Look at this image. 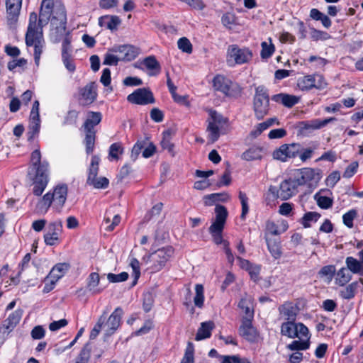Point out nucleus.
<instances>
[{"instance_id": "0e129e2a", "label": "nucleus", "mask_w": 363, "mask_h": 363, "mask_svg": "<svg viewBox=\"0 0 363 363\" xmlns=\"http://www.w3.org/2000/svg\"><path fill=\"white\" fill-rule=\"evenodd\" d=\"M340 179V173L338 171H334L326 178L325 183L328 186L334 187Z\"/></svg>"}, {"instance_id": "c9c22d12", "label": "nucleus", "mask_w": 363, "mask_h": 363, "mask_svg": "<svg viewBox=\"0 0 363 363\" xmlns=\"http://www.w3.org/2000/svg\"><path fill=\"white\" fill-rule=\"evenodd\" d=\"M101 118L102 116L100 112H89L88 117L84 123V130H94V126L101 122Z\"/></svg>"}, {"instance_id": "f257e3e1", "label": "nucleus", "mask_w": 363, "mask_h": 363, "mask_svg": "<svg viewBox=\"0 0 363 363\" xmlns=\"http://www.w3.org/2000/svg\"><path fill=\"white\" fill-rule=\"evenodd\" d=\"M28 177L33 182V194L37 196H40L48 183V163L41 161V154L39 150H34L31 154Z\"/></svg>"}, {"instance_id": "c85d7f7f", "label": "nucleus", "mask_w": 363, "mask_h": 363, "mask_svg": "<svg viewBox=\"0 0 363 363\" xmlns=\"http://www.w3.org/2000/svg\"><path fill=\"white\" fill-rule=\"evenodd\" d=\"M69 267V264L66 262L55 264L46 277V281L49 279H55V281H58L66 274Z\"/></svg>"}, {"instance_id": "603ef678", "label": "nucleus", "mask_w": 363, "mask_h": 363, "mask_svg": "<svg viewBox=\"0 0 363 363\" xmlns=\"http://www.w3.org/2000/svg\"><path fill=\"white\" fill-rule=\"evenodd\" d=\"M123 152L122 145L119 143H113L109 148V157L113 160H118L119 156Z\"/></svg>"}, {"instance_id": "69168bd1", "label": "nucleus", "mask_w": 363, "mask_h": 363, "mask_svg": "<svg viewBox=\"0 0 363 363\" xmlns=\"http://www.w3.org/2000/svg\"><path fill=\"white\" fill-rule=\"evenodd\" d=\"M180 363H194V347L191 343H189Z\"/></svg>"}, {"instance_id": "09e8293b", "label": "nucleus", "mask_w": 363, "mask_h": 363, "mask_svg": "<svg viewBox=\"0 0 363 363\" xmlns=\"http://www.w3.org/2000/svg\"><path fill=\"white\" fill-rule=\"evenodd\" d=\"M335 272L336 269L334 265H326L320 269L318 274L320 277H325L328 281H330L335 275Z\"/></svg>"}, {"instance_id": "dca6fc26", "label": "nucleus", "mask_w": 363, "mask_h": 363, "mask_svg": "<svg viewBox=\"0 0 363 363\" xmlns=\"http://www.w3.org/2000/svg\"><path fill=\"white\" fill-rule=\"evenodd\" d=\"M127 99L130 103L140 105L153 104L155 102L152 93L145 88L138 89L134 92L129 94Z\"/></svg>"}, {"instance_id": "a211bd4d", "label": "nucleus", "mask_w": 363, "mask_h": 363, "mask_svg": "<svg viewBox=\"0 0 363 363\" xmlns=\"http://www.w3.org/2000/svg\"><path fill=\"white\" fill-rule=\"evenodd\" d=\"M22 6V0H6L7 23L13 26L18 21Z\"/></svg>"}, {"instance_id": "13d9d810", "label": "nucleus", "mask_w": 363, "mask_h": 363, "mask_svg": "<svg viewBox=\"0 0 363 363\" xmlns=\"http://www.w3.org/2000/svg\"><path fill=\"white\" fill-rule=\"evenodd\" d=\"M128 274L127 272H121L118 274H115L113 273H108L107 274V279L111 283H118L123 282L128 279Z\"/></svg>"}, {"instance_id": "c756f323", "label": "nucleus", "mask_w": 363, "mask_h": 363, "mask_svg": "<svg viewBox=\"0 0 363 363\" xmlns=\"http://www.w3.org/2000/svg\"><path fill=\"white\" fill-rule=\"evenodd\" d=\"M81 96L82 99L86 104H91L96 99V86L95 83L91 82L85 86L81 90Z\"/></svg>"}, {"instance_id": "8fccbe9b", "label": "nucleus", "mask_w": 363, "mask_h": 363, "mask_svg": "<svg viewBox=\"0 0 363 363\" xmlns=\"http://www.w3.org/2000/svg\"><path fill=\"white\" fill-rule=\"evenodd\" d=\"M269 41H271V40H269ZM261 46L262 50L260 55L262 59H267L270 57L275 50L274 45L272 43V42H269V43L267 42H262Z\"/></svg>"}, {"instance_id": "bb28decb", "label": "nucleus", "mask_w": 363, "mask_h": 363, "mask_svg": "<svg viewBox=\"0 0 363 363\" xmlns=\"http://www.w3.org/2000/svg\"><path fill=\"white\" fill-rule=\"evenodd\" d=\"M298 340H294L291 343L287 345V348L291 351L306 350L310 347L311 334L308 331L307 336L296 337Z\"/></svg>"}, {"instance_id": "2f4dec72", "label": "nucleus", "mask_w": 363, "mask_h": 363, "mask_svg": "<svg viewBox=\"0 0 363 363\" xmlns=\"http://www.w3.org/2000/svg\"><path fill=\"white\" fill-rule=\"evenodd\" d=\"M214 327L215 325L213 321L201 323V327L199 328L196 335L195 340L196 341H200L201 340L210 337L211 335V331Z\"/></svg>"}, {"instance_id": "aec40b11", "label": "nucleus", "mask_w": 363, "mask_h": 363, "mask_svg": "<svg viewBox=\"0 0 363 363\" xmlns=\"http://www.w3.org/2000/svg\"><path fill=\"white\" fill-rule=\"evenodd\" d=\"M123 315V311L120 307H117L110 315L104 325L106 335H111L120 327Z\"/></svg>"}, {"instance_id": "6e6552de", "label": "nucleus", "mask_w": 363, "mask_h": 363, "mask_svg": "<svg viewBox=\"0 0 363 363\" xmlns=\"http://www.w3.org/2000/svg\"><path fill=\"white\" fill-rule=\"evenodd\" d=\"M210 116L207 126L208 139L210 143H214L219 138L220 131L227 123V119L214 111H211Z\"/></svg>"}, {"instance_id": "58836bf2", "label": "nucleus", "mask_w": 363, "mask_h": 363, "mask_svg": "<svg viewBox=\"0 0 363 363\" xmlns=\"http://www.w3.org/2000/svg\"><path fill=\"white\" fill-rule=\"evenodd\" d=\"M262 149L259 147H252L242 154V159L246 161L260 160L262 158Z\"/></svg>"}, {"instance_id": "864d4df0", "label": "nucleus", "mask_w": 363, "mask_h": 363, "mask_svg": "<svg viewBox=\"0 0 363 363\" xmlns=\"http://www.w3.org/2000/svg\"><path fill=\"white\" fill-rule=\"evenodd\" d=\"M86 183L96 189H105L108 186L109 182L106 177H96L91 181H86Z\"/></svg>"}, {"instance_id": "473e14b6", "label": "nucleus", "mask_w": 363, "mask_h": 363, "mask_svg": "<svg viewBox=\"0 0 363 363\" xmlns=\"http://www.w3.org/2000/svg\"><path fill=\"white\" fill-rule=\"evenodd\" d=\"M21 318V312L15 311L4 321L3 328L8 333L12 331Z\"/></svg>"}, {"instance_id": "f03ea898", "label": "nucleus", "mask_w": 363, "mask_h": 363, "mask_svg": "<svg viewBox=\"0 0 363 363\" xmlns=\"http://www.w3.org/2000/svg\"><path fill=\"white\" fill-rule=\"evenodd\" d=\"M215 219L209 227L208 232L216 245H223L227 259L232 264L234 256L230 249L229 242L223 238V231L228 215V211L225 206L217 205L215 208Z\"/></svg>"}, {"instance_id": "9d476101", "label": "nucleus", "mask_w": 363, "mask_h": 363, "mask_svg": "<svg viewBox=\"0 0 363 363\" xmlns=\"http://www.w3.org/2000/svg\"><path fill=\"white\" fill-rule=\"evenodd\" d=\"M309 330L302 323L294 321H284L281 325V335L291 339L296 337L307 336Z\"/></svg>"}, {"instance_id": "72a5a7b5", "label": "nucleus", "mask_w": 363, "mask_h": 363, "mask_svg": "<svg viewBox=\"0 0 363 363\" xmlns=\"http://www.w3.org/2000/svg\"><path fill=\"white\" fill-rule=\"evenodd\" d=\"M265 239L267 245L268 250L274 259H279L281 256V250L280 241L275 238H269L267 235H265Z\"/></svg>"}, {"instance_id": "4d7b16f0", "label": "nucleus", "mask_w": 363, "mask_h": 363, "mask_svg": "<svg viewBox=\"0 0 363 363\" xmlns=\"http://www.w3.org/2000/svg\"><path fill=\"white\" fill-rule=\"evenodd\" d=\"M113 52L111 48L108 50L104 57V65L110 66L118 65L119 62L118 58H117Z\"/></svg>"}, {"instance_id": "412c9836", "label": "nucleus", "mask_w": 363, "mask_h": 363, "mask_svg": "<svg viewBox=\"0 0 363 363\" xmlns=\"http://www.w3.org/2000/svg\"><path fill=\"white\" fill-rule=\"evenodd\" d=\"M67 186L65 184L57 186L53 192L51 193V196H53V206L52 208L57 212H60L64 206L67 196Z\"/></svg>"}, {"instance_id": "49530a36", "label": "nucleus", "mask_w": 363, "mask_h": 363, "mask_svg": "<svg viewBox=\"0 0 363 363\" xmlns=\"http://www.w3.org/2000/svg\"><path fill=\"white\" fill-rule=\"evenodd\" d=\"M85 145L86 152L87 154H90L93 152L95 143V130H85Z\"/></svg>"}, {"instance_id": "774afa93", "label": "nucleus", "mask_w": 363, "mask_h": 363, "mask_svg": "<svg viewBox=\"0 0 363 363\" xmlns=\"http://www.w3.org/2000/svg\"><path fill=\"white\" fill-rule=\"evenodd\" d=\"M294 208V204L291 203H283L281 204L279 208V213L284 216H289Z\"/></svg>"}, {"instance_id": "37998d69", "label": "nucleus", "mask_w": 363, "mask_h": 363, "mask_svg": "<svg viewBox=\"0 0 363 363\" xmlns=\"http://www.w3.org/2000/svg\"><path fill=\"white\" fill-rule=\"evenodd\" d=\"M123 61H131L138 55V49L131 45H123Z\"/></svg>"}, {"instance_id": "a18cd8bd", "label": "nucleus", "mask_w": 363, "mask_h": 363, "mask_svg": "<svg viewBox=\"0 0 363 363\" xmlns=\"http://www.w3.org/2000/svg\"><path fill=\"white\" fill-rule=\"evenodd\" d=\"M323 191H320L317 193L314 198L316 200L317 204L319 207L323 209H328L332 206L333 199L328 196L322 195Z\"/></svg>"}, {"instance_id": "5701e85b", "label": "nucleus", "mask_w": 363, "mask_h": 363, "mask_svg": "<svg viewBox=\"0 0 363 363\" xmlns=\"http://www.w3.org/2000/svg\"><path fill=\"white\" fill-rule=\"evenodd\" d=\"M288 228V223L285 220L280 219L277 222L268 220L266 223V235H278L286 231Z\"/></svg>"}, {"instance_id": "de8ad7c7", "label": "nucleus", "mask_w": 363, "mask_h": 363, "mask_svg": "<svg viewBox=\"0 0 363 363\" xmlns=\"http://www.w3.org/2000/svg\"><path fill=\"white\" fill-rule=\"evenodd\" d=\"M320 217L317 212H308L301 218V224L304 228H309L312 222H316Z\"/></svg>"}, {"instance_id": "6ab92c4d", "label": "nucleus", "mask_w": 363, "mask_h": 363, "mask_svg": "<svg viewBox=\"0 0 363 363\" xmlns=\"http://www.w3.org/2000/svg\"><path fill=\"white\" fill-rule=\"evenodd\" d=\"M279 319L284 321H294L298 314V306L292 302H285L278 308Z\"/></svg>"}, {"instance_id": "393cba45", "label": "nucleus", "mask_w": 363, "mask_h": 363, "mask_svg": "<svg viewBox=\"0 0 363 363\" xmlns=\"http://www.w3.org/2000/svg\"><path fill=\"white\" fill-rule=\"evenodd\" d=\"M238 307L244 313V315H242V318L253 319L254 309L251 296L245 295L242 297L238 303Z\"/></svg>"}, {"instance_id": "ea45409f", "label": "nucleus", "mask_w": 363, "mask_h": 363, "mask_svg": "<svg viewBox=\"0 0 363 363\" xmlns=\"http://www.w3.org/2000/svg\"><path fill=\"white\" fill-rule=\"evenodd\" d=\"M100 277L96 272H92L89 274L87 281V289L92 294H96L101 292L102 289L98 288Z\"/></svg>"}, {"instance_id": "e2e57ef3", "label": "nucleus", "mask_w": 363, "mask_h": 363, "mask_svg": "<svg viewBox=\"0 0 363 363\" xmlns=\"http://www.w3.org/2000/svg\"><path fill=\"white\" fill-rule=\"evenodd\" d=\"M62 60L65 67L69 72H74L75 71V63L71 55H62Z\"/></svg>"}, {"instance_id": "f8f14e48", "label": "nucleus", "mask_w": 363, "mask_h": 363, "mask_svg": "<svg viewBox=\"0 0 363 363\" xmlns=\"http://www.w3.org/2000/svg\"><path fill=\"white\" fill-rule=\"evenodd\" d=\"M300 151L299 143L284 144L273 152L272 156L274 160L286 162L289 159L297 157Z\"/></svg>"}, {"instance_id": "2eb2a0df", "label": "nucleus", "mask_w": 363, "mask_h": 363, "mask_svg": "<svg viewBox=\"0 0 363 363\" xmlns=\"http://www.w3.org/2000/svg\"><path fill=\"white\" fill-rule=\"evenodd\" d=\"M228 53L233 58L236 64H244L250 62L252 57V51L247 48H240L236 45H230L228 48Z\"/></svg>"}, {"instance_id": "338daca9", "label": "nucleus", "mask_w": 363, "mask_h": 363, "mask_svg": "<svg viewBox=\"0 0 363 363\" xmlns=\"http://www.w3.org/2000/svg\"><path fill=\"white\" fill-rule=\"evenodd\" d=\"M316 149V147H308L301 150L298 155H299L300 160L304 162L306 160L311 159L313 156L314 150Z\"/></svg>"}, {"instance_id": "f3484780", "label": "nucleus", "mask_w": 363, "mask_h": 363, "mask_svg": "<svg viewBox=\"0 0 363 363\" xmlns=\"http://www.w3.org/2000/svg\"><path fill=\"white\" fill-rule=\"evenodd\" d=\"M52 24L55 26L56 32H65V29H67V14L64 5L60 4L55 6Z\"/></svg>"}, {"instance_id": "680f3d73", "label": "nucleus", "mask_w": 363, "mask_h": 363, "mask_svg": "<svg viewBox=\"0 0 363 363\" xmlns=\"http://www.w3.org/2000/svg\"><path fill=\"white\" fill-rule=\"evenodd\" d=\"M90 358V349L86 345L77 357L75 363H88Z\"/></svg>"}, {"instance_id": "423d86ee", "label": "nucleus", "mask_w": 363, "mask_h": 363, "mask_svg": "<svg viewBox=\"0 0 363 363\" xmlns=\"http://www.w3.org/2000/svg\"><path fill=\"white\" fill-rule=\"evenodd\" d=\"M215 89L221 91L230 97H238L242 93V88L237 83L233 82L222 75H217L213 80Z\"/></svg>"}, {"instance_id": "6e6d98bb", "label": "nucleus", "mask_w": 363, "mask_h": 363, "mask_svg": "<svg viewBox=\"0 0 363 363\" xmlns=\"http://www.w3.org/2000/svg\"><path fill=\"white\" fill-rule=\"evenodd\" d=\"M239 199L240 200L241 206H242V213L240 215L241 219L244 220L245 218L246 215L249 211V206H248V198L245 193L242 191L239 192Z\"/></svg>"}, {"instance_id": "0eeeda50", "label": "nucleus", "mask_w": 363, "mask_h": 363, "mask_svg": "<svg viewBox=\"0 0 363 363\" xmlns=\"http://www.w3.org/2000/svg\"><path fill=\"white\" fill-rule=\"evenodd\" d=\"M174 255V249L172 247H166L158 249L147 257V262L151 264L153 272L160 271Z\"/></svg>"}, {"instance_id": "4be33fe9", "label": "nucleus", "mask_w": 363, "mask_h": 363, "mask_svg": "<svg viewBox=\"0 0 363 363\" xmlns=\"http://www.w3.org/2000/svg\"><path fill=\"white\" fill-rule=\"evenodd\" d=\"M359 259L353 257H347L345 259V264L347 269L353 274L363 275V249L358 254Z\"/></svg>"}, {"instance_id": "9b49d317", "label": "nucleus", "mask_w": 363, "mask_h": 363, "mask_svg": "<svg viewBox=\"0 0 363 363\" xmlns=\"http://www.w3.org/2000/svg\"><path fill=\"white\" fill-rule=\"evenodd\" d=\"M298 186L295 179L294 180L286 179L280 184L279 189L274 186H271L269 188V191L274 197L280 198L281 200H287L296 194Z\"/></svg>"}, {"instance_id": "20e7f679", "label": "nucleus", "mask_w": 363, "mask_h": 363, "mask_svg": "<svg viewBox=\"0 0 363 363\" xmlns=\"http://www.w3.org/2000/svg\"><path fill=\"white\" fill-rule=\"evenodd\" d=\"M253 109L258 120L262 119L269 113V96L267 89L263 86H259L255 89Z\"/></svg>"}, {"instance_id": "7c9ffc66", "label": "nucleus", "mask_w": 363, "mask_h": 363, "mask_svg": "<svg viewBox=\"0 0 363 363\" xmlns=\"http://www.w3.org/2000/svg\"><path fill=\"white\" fill-rule=\"evenodd\" d=\"M142 64L149 70V75H157L160 72L161 66L155 56H149L145 57Z\"/></svg>"}, {"instance_id": "4c0bfd02", "label": "nucleus", "mask_w": 363, "mask_h": 363, "mask_svg": "<svg viewBox=\"0 0 363 363\" xmlns=\"http://www.w3.org/2000/svg\"><path fill=\"white\" fill-rule=\"evenodd\" d=\"M62 36V55H71L72 48L71 45L72 36L69 31L65 29V32H56Z\"/></svg>"}, {"instance_id": "a878e982", "label": "nucleus", "mask_w": 363, "mask_h": 363, "mask_svg": "<svg viewBox=\"0 0 363 363\" xmlns=\"http://www.w3.org/2000/svg\"><path fill=\"white\" fill-rule=\"evenodd\" d=\"M54 8V0H43L40 11V18L37 22L42 20V25L47 24L50 18Z\"/></svg>"}, {"instance_id": "1a4fd4ad", "label": "nucleus", "mask_w": 363, "mask_h": 363, "mask_svg": "<svg viewBox=\"0 0 363 363\" xmlns=\"http://www.w3.org/2000/svg\"><path fill=\"white\" fill-rule=\"evenodd\" d=\"M297 87L303 91H309L313 88L317 89H325L328 84L325 78L319 74H308L297 79Z\"/></svg>"}, {"instance_id": "cd10ccee", "label": "nucleus", "mask_w": 363, "mask_h": 363, "mask_svg": "<svg viewBox=\"0 0 363 363\" xmlns=\"http://www.w3.org/2000/svg\"><path fill=\"white\" fill-rule=\"evenodd\" d=\"M53 196H51V192H48L40 198L35 206V211L39 214H45L50 207L53 206Z\"/></svg>"}, {"instance_id": "b1692460", "label": "nucleus", "mask_w": 363, "mask_h": 363, "mask_svg": "<svg viewBox=\"0 0 363 363\" xmlns=\"http://www.w3.org/2000/svg\"><path fill=\"white\" fill-rule=\"evenodd\" d=\"M336 121L335 118L331 117L324 120L313 119L311 121L302 122V128L306 130H315L326 126L328 123Z\"/></svg>"}, {"instance_id": "c03bdc74", "label": "nucleus", "mask_w": 363, "mask_h": 363, "mask_svg": "<svg viewBox=\"0 0 363 363\" xmlns=\"http://www.w3.org/2000/svg\"><path fill=\"white\" fill-rule=\"evenodd\" d=\"M100 158L94 155L91 157V164L89 168V174L87 177L86 181H91L95 177H97L98 172H99V165Z\"/></svg>"}, {"instance_id": "a19ab883", "label": "nucleus", "mask_w": 363, "mask_h": 363, "mask_svg": "<svg viewBox=\"0 0 363 363\" xmlns=\"http://www.w3.org/2000/svg\"><path fill=\"white\" fill-rule=\"evenodd\" d=\"M358 287L359 281L352 282L340 291V295L344 299H352L354 297Z\"/></svg>"}, {"instance_id": "ddd939ff", "label": "nucleus", "mask_w": 363, "mask_h": 363, "mask_svg": "<svg viewBox=\"0 0 363 363\" xmlns=\"http://www.w3.org/2000/svg\"><path fill=\"white\" fill-rule=\"evenodd\" d=\"M62 231V223L60 220L51 222L46 228L44 235V241L47 245L52 246L60 241V236Z\"/></svg>"}, {"instance_id": "5fc2aeb1", "label": "nucleus", "mask_w": 363, "mask_h": 363, "mask_svg": "<svg viewBox=\"0 0 363 363\" xmlns=\"http://www.w3.org/2000/svg\"><path fill=\"white\" fill-rule=\"evenodd\" d=\"M177 46L179 50L182 52L190 54L192 52V44L190 40L186 38L183 37L178 40Z\"/></svg>"}, {"instance_id": "7ed1b4c3", "label": "nucleus", "mask_w": 363, "mask_h": 363, "mask_svg": "<svg viewBox=\"0 0 363 363\" xmlns=\"http://www.w3.org/2000/svg\"><path fill=\"white\" fill-rule=\"evenodd\" d=\"M42 20L37 22V13L32 12L29 16V23L26 35V43L28 46H34L35 62L38 64L43 47Z\"/></svg>"}, {"instance_id": "f704fd0d", "label": "nucleus", "mask_w": 363, "mask_h": 363, "mask_svg": "<svg viewBox=\"0 0 363 363\" xmlns=\"http://www.w3.org/2000/svg\"><path fill=\"white\" fill-rule=\"evenodd\" d=\"M272 99L276 102H280L284 106L291 108L298 102L299 98L286 94H276L272 97Z\"/></svg>"}, {"instance_id": "39448f33", "label": "nucleus", "mask_w": 363, "mask_h": 363, "mask_svg": "<svg viewBox=\"0 0 363 363\" xmlns=\"http://www.w3.org/2000/svg\"><path fill=\"white\" fill-rule=\"evenodd\" d=\"M321 177L320 169L305 167L297 170L295 180L298 186L306 185L309 188H314Z\"/></svg>"}, {"instance_id": "79ce46f5", "label": "nucleus", "mask_w": 363, "mask_h": 363, "mask_svg": "<svg viewBox=\"0 0 363 363\" xmlns=\"http://www.w3.org/2000/svg\"><path fill=\"white\" fill-rule=\"evenodd\" d=\"M204 288L202 284H197L195 286V296L194 297V305L201 308L204 302Z\"/></svg>"}, {"instance_id": "3c124183", "label": "nucleus", "mask_w": 363, "mask_h": 363, "mask_svg": "<svg viewBox=\"0 0 363 363\" xmlns=\"http://www.w3.org/2000/svg\"><path fill=\"white\" fill-rule=\"evenodd\" d=\"M106 320V313L104 312L99 317V318L98 319L97 323H96V325H94V328L91 331V333H90V338L91 339H94V338L96 337V336L100 333V331H101V330L102 328V326L104 325Z\"/></svg>"}, {"instance_id": "bf43d9fd", "label": "nucleus", "mask_w": 363, "mask_h": 363, "mask_svg": "<svg viewBox=\"0 0 363 363\" xmlns=\"http://www.w3.org/2000/svg\"><path fill=\"white\" fill-rule=\"evenodd\" d=\"M357 215V211L354 209H352L345 213L342 216V220L344 224L351 228L353 227V220L356 218Z\"/></svg>"}, {"instance_id": "e433bc0d", "label": "nucleus", "mask_w": 363, "mask_h": 363, "mask_svg": "<svg viewBox=\"0 0 363 363\" xmlns=\"http://www.w3.org/2000/svg\"><path fill=\"white\" fill-rule=\"evenodd\" d=\"M350 270L345 267L340 269L337 273H335V283L340 286H344L351 279L352 274L349 272Z\"/></svg>"}, {"instance_id": "4468645a", "label": "nucleus", "mask_w": 363, "mask_h": 363, "mask_svg": "<svg viewBox=\"0 0 363 363\" xmlns=\"http://www.w3.org/2000/svg\"><path fill=\"white\" fill-rule=\"evenodd\" d=\"M252 320L253 319L242 318L238 328L239 335L250 342H257L259 336L257 330L252 325Z\"/></svg>"}, {"instance_id": "052dcab7", "label": "nucleus", "mask_w": 363, "mask_h": 363, "mask_svg": "<svg viewBox=\"0 0 363 363\" xmlns=\"http://www.w3.org/2000/svg\"><path fill=\"white\" fill-rule=\"evenodd\" d=\"M79 116V112L76 110H70L68 111L67 116L65 117L63 122L64 125H76L77 118Z\"/></svg>"}]
</instances>
